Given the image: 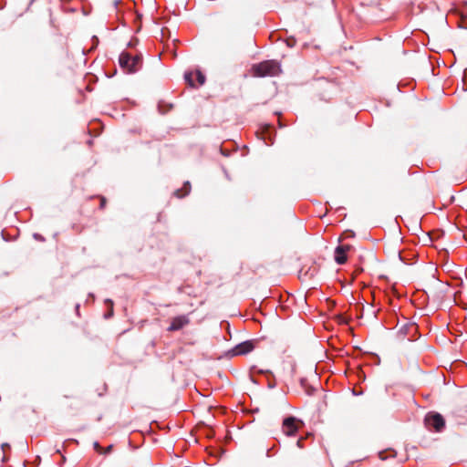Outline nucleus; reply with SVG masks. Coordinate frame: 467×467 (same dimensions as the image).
Wrapping results in <instances>:
<instances>
[{"mask_svg":"<svg viewBox=\"0 0 467 467\" xmlns=\"http://www.w3.org/2000/svg\"><path fill=\"white\" fill-rule=\"evenodd\" d=\"M253 75L258 78L275 77L281 73V65L276 60H265L252 67Z\"/></svg>","mask_w":467,"mask_h":467,"instance_id":"2","label":"nucleus"},{"mask_svg":"<svg viewBox=\"0 0 467 467\" xmlns=\"http://www.w3.org/2000/svg\"><path fill=\"white\" fill-rule=\"evenodd\" d=\"M417 329V327L415 324H405L399 329V334L402 337H406L409 335L412 330L415 331Z\"/></svg>","mask_w":467,"mask_h":467,"instance_id":"11","label":"nucleus"},{"mask_svg":"<svg viewBox=\"0 0 467 467\" xmlns=\"http://www.w3.org/2000/svg\"><path fill=\"white\" fill-rule=\"evenodd\" d=\"M351 249V245H338L335 249L334 259L337 265H344L348 261L347 253Z\"/></svg>","mask_w":467,"mask_h":467,"instance_id":"8","label":"nucleus"},{"mask_svg":"<svg viewBox=\"0 0 467 467\" xmlns=\"http://www.w3.org/2000/svg\"><path fill=\"white\" fill-rule=\"evenodd\" d=\"M296 444H297V446H298L299 448H302V447H303V445H302V440H301V439H299V440L297 441Z\"/></svg>","mask_w":467,"mask_h":467,"instance_id":"19","label":"nucleus"},{"mask_svg":"<svg viewBox=\"0 0 467 467\" xmlns=\"http://www.w3.org/2000/svg\"><path fill=\"white\" fill-rule=\"evenodd\" d=\"M105 303H106L107 305H109L110 306H113V301H112L111 299H106Z\"/></svg>","mask_w":467,"mask_h":467,"instance_id":"18","label":"nucleus"},{"mask_svg":"<svg viewBox=\"0 0 467 467\" xmlns=\"http://www.w3.org/2000/svg\"><path fill=\"white\" fill-rule=\"evenodd\" d=\"M106 198L105 197H100V205H99V208L100 209H104L105 206H106Z\"/></svg>","mask_w":467,"mask_h":467,"instance_id":"17","label":"nucleus"},{"mask_svg":"<svg viewBox=\"0 0 467 467\" xmlns=\"http://www.w3.org/2000/svg\"><path fill=\"white\" fill-rule=\"evenodd\" d=\"M318 272V267L313 264L303 273V269L299 271V278H313Z\"/></svg>","mask_w":467,"mask_h":467,"instance_id":"9","label":"nucleus"},{"mask_svg":"<svg viewBox=\"0 0 467 467\" xmlns=\"http://www.w3.org/2000/svg\"><path fill=\"white\" fill-rule=\"evenodd\" d=\"M303 424L302 420L294 416H289L284 419L282 431L286 436H295Z\"/></svg>","mask_w":467,"mask_h":467,"instance_id":"4","label":"nucleus"},{"mask_svg":"<svg viewBox=\"0 0 467 467\" xmlns=\"http://www.w3.org/2000/svg\"><path fill=\"white\" fill-rule=\"evenodd\" d=\"M93 447H94V450L99 452V453H102V450L103 448L100 446V444L98 442V441H95L93 443Z\"/></svg>","mask_w":467,"mask_h":467,"instance_id":"14","label":"nucleus"},{"mask_svg":"<svg viewBox=\"0 0 467 467\" xmlns=\"http://www.w3.org/2000/svg\"><path fill=\"white\" fill-rule=\"evenodd\" d=\"M254 348V344L252 340L244 341L230 350L232 356L245 355Z\"/></svg>","mask_w":467,"mask_h":467,"instance_id":"7","label":"nucleus"},{"mask_svg":"<svg viewBox=\"0 0 467 467\" xmlns=\"http://www.w3.org/2000/svg\"><path fill=\"white\" fill-rule=\"evenodd\" d=\"M285 44L288 47H294L296 44V39L294 36H289L285 39Z\"/></svg>","mask_w":467,"mask_h":467,"instance_id":"13","label":"nucleus"},{"mask_svg":"<svg viewBox=\"0 0 467 467\" xmlns=\"http://www.w3.org/2000/svg\"><path fill=\"white\" fill-rule=\"evenodd\" d=\"M113 446L112 445H109L107 448H103L102 450V453L101 454H108L111 451Z\"/></svg>","mask_w":467,"mask_h":467,"instance_id":"16","label":"nucleus"},{"mask_svg":"<svg viewBox=\"0 0 467 467\" xmlns=\"http://www.w3.org/2000/svg\"><path fill=\"white\" fill-rule=\"evenodd\" d=\"M300 385L308 396L313 395L316 391V389L314 387H312L311 385H309L306 379H301Z\"/></svg>","mask_w":467,"mask_h":467,"instance_id":"12","label":"nucleus"},{"mask_svg":"<svg viewBox=\"0 0 467 467\" xmlns=\"http://www.w3.org/2000/svg\"><path fill=\"white\" fill-rule=\"evenodd\" d=\"M191 184L189 182H186L182 189H178L174 192V195L177 198H182L190 193Z\"/></svg>","mask_w":467,"mask_h":467,"instance_id":"10","label":"nucleus"},{"mask_svg":"<svg viewBox=\"0 0 467 467\" xmlns=\"http://www.w3.org/2000/svg\"><path fill=\"white\" fill-rule=\"evenodd\" d=\"M184 80L185 82L193 88H198L199 86H202L205 83V76L204 74L197 69L193 71H186L184 73Z\"/></svg>","mask_w":467,"mask_h":467,"instance_id":"5","label":"nucleus"},{"mask_svg":"<svg viewBox=\"0 0 467 467\" xmlns=\"http://www.w3.org/2000/svg\"><path fill=\"white\" fill-rule=\"evenodd\" d=\"M33 237L34 239L37 240V241H40V242H44L45 241V238L40 234H33Z\"/></svg>","mask_w":467,"mask_h":467,"instance_id":"15","label":"nucleus"},{"mask_svg":"<svg viewBox=\"0 0 467 467\" xmlns=\"http://www.w3.org/2000/svg\"><path fill=\"white\" fill-rule=\"evenodd\" d=\"M78 310H79V304H78V305L76 306V311H77L78 313Z\"/></svg>","mask_w":467,"mask_h":467,"instance_id":"20","label":"nucleus"},{"mask_svg":"<svg viewBox=\"0 0 467 467\" xmlns=\"http://www.w3.org/2000/svg\"><path fill=\"white\" fill-rule=\"evenodd\" d=\"M119 64L124 72L128 74L136 73L142 67V56L140 54L132 56L129 52L123 51L119 55Z\"/></svg>","mask_w":467,"mask_h":467,"instance_id":"1","label":"nucleus"},{"mask_svg":"<svg viewBox=\"0 0 467 467\" xmlns=\"http://www.w3.org/2000/svg\"><path fill=\"white\" fill-rule=\"evenodd\" d=\"M425 425L428 429L437 432L441 431L445 427V420L440 413H428L424 419Z\"/></svg>","mask_w":467,"mask_h":467,"instance_id":"3","label":"nucleus"},{"mask_svg":"<svg viewBox=\"0 0 467 467\" xmlns=\"http://www.w3.org/2000/svg\"><path fill=\"white\" fill-rule=\"evenodd\" d=\"M190 324V314L180 315L171 320V324L167 328L169 332L178 331Z\"/></svg>","mask_w":467,"mask_h":467,"instance_id":"6","label":"nucleus"}]
</instances>
